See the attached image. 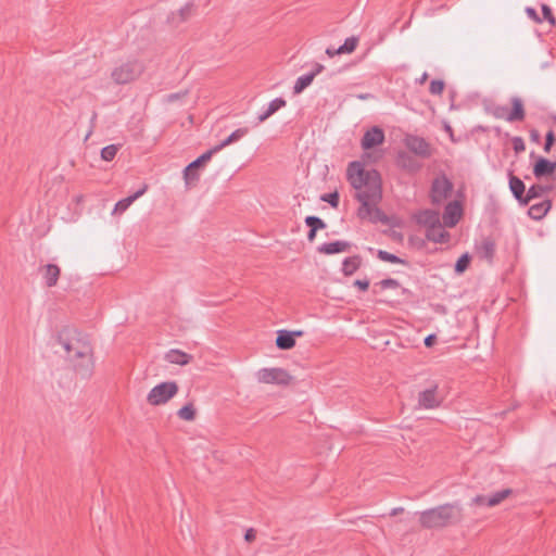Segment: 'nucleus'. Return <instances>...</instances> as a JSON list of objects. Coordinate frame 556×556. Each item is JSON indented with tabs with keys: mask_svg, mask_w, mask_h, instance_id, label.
Instances as JSON below:
<instances>
[{
	"mask_svg": "<svg viewBox=\"0 0 556 556\" xmlns=\"http://www.w3.org/2000/svg\"><path fill=\"white\" fill-rule=\"evenodd\" d=\"M542 13H543L544 20L548 21L552 25L555 24V17H554L552 10L548 5H546V4L542 5Z\"/></svg>",
	"mask_w": 556,
	"mask_h": 556,
	"instance_id": "nucleus-41",
	"label": "nucleus"
},
{
	"mask_svg": "<svg viewBox=\"0 0 556 556\" xmlns=\"http://www.w3.org/2000/svg\"><path fill=\"white\" fill-rule=\"evenodd\" d=\"M478 250H479V254L481 255V257L491 260L494 255L495 245H494L493 241L485 239L481 242Z\"/></svg>",
	"mask_w": 556,
	"mask_h": 556,
	"instance_id": "nucleus-30",
	"label": "nucleus"
},
{
	"mask_svg": "<svg viewBox=\"0 0 556 556\" xmlns=\"http://www.w3.org/2000/svg\"><path fill=\"white\" fill-rule=\"evenodd\" d=\"M435 340H437L435 334H429L425 338L424 343L426 346L430 348L434 344Z\"/></svg>",
	"mask_w": 556,
	"mask_h": 556,
	"instance_id": "nucleus-48",
	"label": "nucleus"
},
{
	"mask_svg": "<svg viewBox=\"0 0 556 556\" xmlns=\"http://www.w3.org/2000/svg\"><path fill=\"white\" fill-rule=\"evenodd\" d=\"M510 103L513 109L510 112L507 113V116H505V121L509 123L523 121L526 112L523 109L522 100L518 97H513L510 99Z\"/></svg>",
	"mask_w": 556,
	"mask_h": 556,
	"instance_id": "nucleus-18",
	"label": "nucleus"
},
{
	"mask_svg": "<svg viewBox=\"0 0 556 556\" xmlns=\"http://www.w3.org/2000/svg\"><path fill=\"white\" fill-rule=\"evenodd\" d=\"M428 78V73H424L419 79H417L418 84H424Z\"/></svg>",
	"mask_w": 556,
	"mask_h": 556,
	"instance_id": "nucleus-55",
	"label": "nucleus"
},
{
	"mask_svg": "<svg viewBox=\"0 0 556 556\" xmlns=\"http://www.w3.org/2000/svg\"><path fill=\"white\" fill-rule=\"evenodd\" d=\"M348 179L355 189V199L361 203L357 216L374 223L382 222L384 215L378 207L382 197L378 172L365 170L361 162H352L348 167Z\"/></svg>",
	"mask_w": 556,
	"mask_h": 556,
	"instance_id": "nucleus-1",
	"label": "nucleus"
},
{
	"mask_svg": "<svg viewBox=\"0 0 556 556\" xmlns=\"http://www.w3.org/2000/svg\"><path fill=\"white\" fill-rule=\"evenodd\" d=\"M419 522L426 529L444 528L458 519L460 509L454 504H444L418 513Z\"/></svg>",
	"mask_w": 556,
	"mask_h": 556,
	"instance_id": "nucleus-3",
	"label": "nucleus"
},
{
	"mask_svg": "<svg viewBox=\"0 0 556 556\" xmlns=\"http://www.w3.org/2000/svg\"><path fill=\"white\" fill-rule=\"evenodd\" d=\"M400 163L403 168L409 172H417L420 168V164L407 155H400Z\"/></svg>",
	"mask_w": 556,
	"mask_h": 556,
	"instance_id": "nucleus-32",
	"label": "nucleus"
},
{
	"mask_svg": "<svg viewBox=\"0 0 556 556\" xmlns=\"http://www.w3.org/2000/svg\"><path fill=\"white\" fill-rule=\"evenodd\" d=\"M401 511H403V508H402V507L393 508V509L391 510V516H395V515L400 514Z\"/></svg>",
	"mask_w": 556,
	"mask_h": 556,
	"instance_id": "nucleus-56",
	"label": "nucleus"
},
{
	"mask_svg": "<svg viewBox=\"0 0 556 556\" xmlns=\"http://www.w3.org/2000/svg\"><path fill=\"white\" fill-rule=\"evenodd\" d=\"M526 13H527L528 17L531 18L532 21H534L536 23L542 22V20L538 15L535 9L528 7V8H526Z\"/></svg>",
	"mask_w": 556,
	"mask_h": 556,
	"instance_id": "nucleus-45",
	"label": "nucleus"
},
{
	"mask_svg": "<svg viewBox=\"0 0 556 556\" xmlns=\"http://www.w3.org/2000/svg\"><path fill=\"white\" fill-rule=\"evenodd\" d=\"M305 224L314 230H319V229L326 228L325 222L317 216H307L305 218Z\"/></svg>",
	"mask_w": 556,
	"mask_h": 556,
	"instance_id": "nucleus-36",
	"label": "nucleus"
},
{
	"mask_svg": "<svg viewBox=\"0 0 556 556\" xmlns=\"http://www.w3.org/2000/svg\"><path fill=\"white\" fill-rule=\"evenodd\" d=\"M514 150L518 153L525 150V142L521 137H515L513 139Z\"/></svg>",
	"mask_w": 556,
	"mask_h": 556,
	"instance_id": "nucleus-44",
	"label": "nucleus"
},
{
	"mask_svg": "<svg viewBox=\"0 0 556 556\" xmlns=\"http://www.w3.org/2000/svg\"><path fill=\"white\" fill-rule=\"evenodd\" d=\"M426 237L429 241L435 243H444L450 239L448 232H446L442 224L434 225L426 230Z\"/></svg>",
	"mask_w": 556,
	"mask_h": 556,
	"instance_id": "nucleus-23",
	"label": "nucleus"
},
{
	"mask_svg": "<svg viewBox=\"0 0 556 556\" xmlns=\"http://www.w3.org/2000/svg\"><path fill=\"white\" fill-rule=\"evenodd\" d=\"M416 222L427 229L441 223L440 215L433 210H422L416 215Z\"/></svg>",
	"mask_w": 556,
	"mask_h": 556,
	"instance_id": "nucleus-19",
	"label": "nucleus"
},
{
	"mask_svg": "<svg viewBox=\"0 0 556 556\" xmlns=\"http://www.w3.org/2000/svg\"><path fill=\"white\" fill-rule=\"evenodd\" d=\"M378 257L381 261L390 262V263H393V264L403 263V261L399 256H396V255H394L392 253H389L387 251H383V250H379L378 251Z\"/></svg>",
	"mask_w": 556,
	"mask_h": 556,
	"instance_id": "nucleus-37",
	"label": "nucleus"
},
{
	"mask_svg": "<svg viewBox=\"0 0 556 556\" xmlns=\"http://www.w3.org/2000/svg\"><path fill=\"white\" fill-rule=\"evenodd\" d=\"M179 97H180V94H179V93H172V94H168V97H167V101H168V102H173V101L177 100Z\"/></svg>",
	"mask_w": 556,
	"mask_h": 556,
	"instance_id": "nucleus-53",
	"label": "nucleus"
},
{
	"mask_svg": "<svg viewBox=\"0 0 556 556\" xmlns=\"http://www.w3.org/2000/svg\"><path fill=\"white\" fill-rule=\"evenodd\" d=\"M147 189H148V186L143 185L142 188H140L134 194L119 200L113 208V214L114 213H124L138 198H140L141 195H143L146 193Z\"/></svg>",
	"mask_w": 556,
	"mask_h": 556,
	"instance_id": "nucleus-22",
	"label": "nucleus"
},
{
	"mask_svg": "<svg viewBox=\"0 0 556 556\" xmlns=\"http://www.w3.org/2000/svg\"><path fill=\"white\" fill-rule=\"evenodd\" d=\"M248 132H249V128H247V127L236 129L226 139H224L220 143L213 147L214 151L219 152L225 147L242 139Z\"/></svg>",
	"mask_w": 556,
	"mask_h": 556,
	"instance_id": "nucleus-24",
	"label": "nucleus"
},
{
	"mask_svg": "<svg viewBox=\"0 0 556 556\" xmlns=\"http://www.w3.org/2000/svg\"><path fill=\"white\" fill-rule=\"evenodd\" d=\"M118 151V146L116 144H110V146H106L104 148H102L101 150V159L104 160V161H112L116 153Z\"/></svg>",
	"mask_w": 556,
	"mask_h": 556,
	"instance_id": "nucleus-35",
	"label": "nucleus"
},
{
	"mask_svg": "<svg viewBox=\"0 0 556 556\" xmlns=\"http://www.w3.org/2000/svg\"><path fill=\"white\" fill-rule=\"evenodd\" d=\"M320 200L329 203L332 207H337L339 205V193L338 192L325 193L321 195Z\"/></svg>",
	"mask_w": 556,
	"mask_h": 556,
	"instance_id": "nucleus-40",
	"label": "nucleus"
},
{
	"mask_svg": "<svg viewBox=\"0 0 556 556\" xmlns=\"http://www.w3.org/2000/svg\"><path fill=\"white\" fill-rule=\"evenodd\" d=\"M453 192L452 181L444 175H438L432 184L430 190V199L433 204H441L447 200Z\"/></svg>",
	"mask_w": 556,
	"mask_h": 556,
	"instance_id": "nucleus-6",
	"label": "nucleus"
},
{
	"mask_svg": "<svg viewBox=\"0 0 556 556\" xmlns=\"http://www.w3.org/2000/svg\"><path fill=\"white\" fill-rule=\"evenodd\" d=\"M444 81L443 80H440V79H433L431 83H430V87H429V91L432 93V94H435V96H439L443 92L444 90Z\"/></svg>",
	"mask_w": 556,
	"mask_h": 556,
	"instance_id": "nucleus-39",
	"label": "nucleus"
},
{
	"mask_svg": "<svg viewBox=\"0 0 556 556\" xmlns=\"http://www.w3.org/2000/svg\"><path fill=\"white\" fill-rule=\"evenodd\" d=\"M287 104L283 98H276L271 100L268 105L257 115V122L263 123L274 115L277 111L285 108Z\"/></svg>",
	"mask_w": 556,
	"mask_h": 556,
	"instance_id": "nucleus-20",
	"label": "nucleus"
},
{
	"mask_svg": "<svg viewBox=\"0 0 556 556\" xmlns=\"http://www.w3.org/2000/svg\"><path fill=\"white\" fill-rule=\"evenodd\" d=\"M443 396L440 394L438 386L431 384L429 388L420 391L417 397V409H435L441 406Z\"/></svg>",
	"mask_w": 556,
	"mask_h": 556,
	"instance_id": "nucleus-7",
	"label": "nucleus"
},
{
	"mask_svg": "<svg viewBox=\"0 0 556 556\" xmlns=\"http://www.w3.org/2000/svg\"><path fill=\"white\" fill-rule=\"evenodd\" d=\"M314 80V74H304L296 78L294 86H293V93L300 94L304 91Z\"/></svg>",
	"mask_w": 556,
	"mask_h": 556,
	"instance_id": "nucleus-28",
	"label": "nucleus"
},
{
	"mask_svg": "<svg viewBox=\"0 0 556 556\" xmlns=\"http://www.w3.org/2000/svg\"><path fill=\"white\" fill-rule=\"evenodd\" d=\"M384 138L383 130L378 126H374L364 134L361 146L364 150H369L382 144L384 142Z\"/></svg>",
	"mask_w": 556,
	"mask_h": 556,
	"instance_id": "nucleus-11",
	"label": "nucleus"
},
{
	"mask_svg": "<svg viewBox=\"0 0 556 556\" xmlns=\"http://www.w3.org/2000/svg\"><path fill=\"white\" fill-rule=\"evenodd\" d=\"M354 286H356L357 288H359L363 291H366L369 287V281L367 279H364V280L357 279V280H355Z\"/></svg>",
	"mask_w": 556,
	"mask_h": 556,
	"instance_id": "nucleus-47",
	"label": "nucleus"
},
{
	"mask_svg": "<svg viewBox=\"0 0 556 556\" xmlns=\"http://www.w3.org/2000/svg\"><path fill=\"white\" fill-rule=\"evenodd\" d=\"M194 9V4L192 2H187L184 7H181L178 11L172 12L167 18V22L177 27L181 23H185L190 18Z\"/></svg>",
	"mask_w": 556,
	"mask_h": 556,
	"instance_id": "nucleus-15",
	"label": "nucleus"
},
{
	"mask_svg": "<svg viewBox=\"0 0 556 556\" xmlns=\"http://www.w3.org/2000/svg\"><path fill=\"white\" fill-rule=\"evenodd\" d=\"M361 265V258L358 256L346 257L342 263V271L345 276L353 275Z\"/></svg>",
	"mask_w": 556,
	"mask_h": 556,
	"instance_id": "nucleus-29",
	"label": "nucleus"
},
{
	"mask_svg": "<svg viewBox=\"0 0 556 556\" xmlns=\"http://www.w3.org/2000/svg\"><path fill=\"white\" fill-rule=\"evenodd\" d=\"M470 258L468 254H463L455 264V271L460 274L465 271L469 265Z\"/></svg>",
	"mask_w": 556,
	"mask_h": 556,
	"instance_id": "nucleus-38",
	"label": "nucleus"
},
{
	"mask_svg": "<svg viewBox=\"0 0 556 556\" xmlns=\"http://www.w3.org/2000/svg\"><path fill=\"white\" fill-rule=\"evenodd\" d=\"M551 208L549 201H542L540 203L533 204L529 207V216L533 219L543 218Z\"/></svg>",
	"mask_w": 556,
	"mask_h": 556,
	"instance_id": "nucleus-26",
	"label": "nucleus"
},
{
	"mask_svg": "<svg viewBox=\"0 0 556 556\" xmlns=\"http://www.w3.org/2000/svg\"><path fill=\"white\" fill-rule=\"evenodd\" d=\"M555 168H556L555 162H552L544 157H540L533 167V174L536 178H541V177L553 174Z\"/></svg>",
	"mask_w": 556,
	"mask_h": 556,
	"instance_id": "nucleus-21",
	"label": "nucleus"
},
{
	"mask_svg": "<svg viewBox=\"0 0 556 556\" xmlns=\"http://www.w3.org/2000/svg\"><path fill=\"white\" fill-rule=\"evenodd\" d=\"M258 382L268 384L287 386L291 381V376L282 368H262L256 372Z\"/></svg>",
	"mask_w": 556,
	"mask_h": 556,
	"instance_id": "nucleus-8",
	"label": "nucleus"
},
{
	"mask_svg": "<svg viewBox=\"0 0 556 556\" xmlns=\"http://www.w3.org/2000/svg\"><path fill=\"white\" fill-rule=\"evenodd\" d=\"M255 535H256V533H255L254 529L251 528V529L247 530V532L244 534V539L247 542H252L255 539Z\"/></svg>",
	"mask_w": 556,
	"mask_h": 556,
	"instance_id": "nucleus-49",
	"label": "nucleus"
},
{
	"mask_svg": "<svg viewBox=\"0 0 556 556\" xmlns=\"http://www.w3.org/2000/svg\"><path fill=\"white\" fill-rule=\"evenodd\" d=\"M357 38L356 37H349L345 39L344 43L341 45L339 48H337V52L339 53H351L356 49L357 46Z\"/></svg>",
	"mask_w": 556,
	"mask_h": 556,
	"instance_id": "nucleus-31",
	"label": "nucleus"
},
{
	"mask_svg": "<svg viewBox=\"0 0 556 556\" xmlns=\"http://www.w3.org/2000/svg\"><path fill=\"white\" fill-rule=\"evenodd\" d=\"M357 98L361 100H367L369 98H372V96L370 93H361V94H357Z\"/></svg>",
	"mask_w": 556,
	"mask_h": 556,
	"instance_id": "nucleus-54",
	"label": "nucleus"
},
{
	"mask_svg": "<svg viewBox=\"0 0 556 556\" xmlns=\"http://www.w3.org/2000/svg\"><path fill=\"white\" fill-rule=\"evenodd\" d=\"M215 153L217 152L212 148L186 166L184 169V178L187 184L199 179L197 170L207 163Z\"/></svg>",
	"mask_w": 556,
	"mask_h": 556,
	"instance_id": "nucleus-9",
	"label": "nucleus"
},
{
	"mask_svg": "<svg viewBox=\"0 0 556 556\" xmlns=\"http://www.w3.org/2000/svg\"><path fill=\"white\" fill-rule=\"evenodd\" d=\"M316 232L317 230L309 228V231L307 233V240L312 242L316 237Z\"/></svg>",
	"mask_w": 556,
	"mask_h": 556,
	"instance_id": "nucleus-52",
	"label": "nucleus"
},
{
	"mask_svg": "<svg viewBox=\"0 0 556 556\" xmlns=\"http://www.w3.org/2000/svg\"><path fill=\"white\" fill-rule=\"evenodd\" d=\"M406 148L421 157H429L431 155V149L429 143L421 137L408 135L405 138Z\"/></svg>",
	"mask_w": 556,
	"mask_h": 556,
	"instance_id": "nucleus-10",
	"label": "nucleus"
},
{
	"mask_svg": "<svg viewBox=\"0 0 556 556\" xmlns=\"http://www.w3.org/2000/svg\"><path fill=\"white\" fill-rule=\"evenodd\" d=\"M58 344L65 352L66 358L73 364L81 378H89L93 371L92 349L88 342L77 338H58Z\"/></svg>",
	"mask_w": 556,
	"mask_h": 556,
	"instance_id": "nucleus-2",
	"label": "nucleus"
},
{
	"mask_svg": "<svg viewBox=\"0 0 556 556\" xmlns=\"http://www.w3.org/2000/svg\"><path fill=\"white\" fill-rule=\"evenodd\" d=\"M144 70L146 65L143 61L138 59H128L113 67L111 78L116 85H126L138 79Z\"/></svg>",
	"mask_w": 556,
	"mask_h": 556,
	"instance_id": "nucleus-4",
	"label": "nucleus"
},
{
	"mask_svg": "<svg viewBox=\"0 0 556 556\" xmlns=\"http://www.w3.org/2000/svg\"><path fill=\"white\" fill-rule=\"evenodd\" d=\"M555 141V135H554V131L553 130H549L547 134H546V137H545V144H544V151L545 152H549L551 151V148L553 146Z\"/></svg>",
	"mask_w": 556,
	"mask_h": 556,
	"instance_id": "nucleus-42",
	"label": "nucleus"
},
{
	"mask_svg": "<svg viewBox=\"0 0 556 556\" xmlns=\"http://www.w3.org/2000/svg\"><path fill=\"white\" fill-rule=\"evenodd\" d=\"M324 68H325L324 65L316 63L314 65L313 71L309 72V74H314V78H315L318 74H320L324 71Z\"/></svg>",
	"mask_w": 556,
	"mask_h": 556,
	"instance_id": "nucleus-50",
	"label": "nucleus"
},
{
	"mask_svg": "<svg viewBox=\"0 0 556 556\" xmlns=\"http://www.w3.org/2000/svg\"><path fill=\"white\" fill-rule=\"evenodd\" d=\"M509 188H510V191L513 192L514 197L519 202L523 203V200H525L523 193L526 190L523 181L516 176H511L509 179Z\"/></svg>",
	"mask_w": 556,
	"mask_h": 556,
	"instance_id": "nucleus-27",
	"label": "nucleus"
},
{
	"mask_svg": "<svg viewBox=\"0 0 556 556\" xmlns=\"http://www.w3.org/2000/svg\"><path fill=\"white\" fill-rule=\"evenodd\" d=\"M39 273L42 277L45 286L51 288L58 283L61 269L55 264H46L39 268Z\"/></svg>",
	"mask_w": 556,
	"mask_h": 556,
	"instance_id": "nucleus-13",
	"label": "nucleus"
},
{
	"mask_svg": "<svg viewBox=\"0 0 556 556\" xmlns=\"http://www.w3.org/2000/svg\"><path fill=\"white\" fill-rule=\"evenodd\" d=\"M462 214H463V208H462L460 203L457 201L450 202L445 206L443 216H442L444 226L450 227V228L454 227L460 219Z\"/></svg>",
	"mask_w": 556,
	"mask_h": 556,
	"instance_id": "nucleus-12",
	"label": "nucleus"
},
{
	"mask_svg": "<svg viewBox=\"0 0 556 556\" xmlns=\"http://www.w3.org/2000/svg\"><path fill=\"white\" fill-rule=\"evenodd\" d=\"M544 192V188L539 185L530 187L523 200V204H528L532 199L540 198Z\"/></svg>",
	"mask_w": 556,
	"mask_h": 556,
	"instance_id": "nucleus-34",
	"label": "nucleus"
},
{
	"mask_svg": "<svg viewBox=\"0 0 556 556\" xmlns=\"http://www.w3.org/2000/svg\"><path fill=\"white\" fill-rule=\"evenodd\" d=\"M326 53L327 55H329L330 58L337 55V54H340L339 52H337V49L334 48H327L326 49Z\"/></svg>",
	"mask_w": 556,
	"mask_h": 556,
	"instance_id": "nucleus-51",
	"label": "nucleus"
},
{
	"mask_svg": "<svg viewBox=\"0 0 556 556\" xmlns=\"http://www.w3.org/2000/svg\"><path fill=\"white\" fill-rule=\"evenodd\" d=\"M296 336H302V331L279 330L277 332L276 345L280 350H290L295 345Z\"/></svg>",
	"mask_w": 556,
	"mask_h": 556,
	"instance_id": "nucleus-16",
	"label": "nucleus"
},
{
	"mask_svg": "<svg viewBox=\"0 0 556 556\" xmlns=\"http://www.w3.org/2000/svg\"><path fill=\"white\" fill-rule=\"evenodd\" d=\"M177 415L182 420L191 421L195 417V409L192 404H187L178 410Z\"/></svg>",
	"mask_w": 556,
	"mask_h": 556,
	"instance_id": "nucleus-33",
	"label": "nucleus"
},
{
	"mask_svg": "<svg viewBox=\"0 0 556 556\" xmlns=\"http://www.w3.org/2000/svg\"><path fill=\"white\" fill-rule=\"evenodd\" d=\"M531 136H532V139H533V140H538V139H539V135H538V134L532 132V135H531Z\"/></svg>",
	"mask_w": 556,
	"mask_h": 556,
	"instance_id": "nucleus-57",
	"label": "nucleus"
},
{
	"mask_svg": "<svg viewBox=\"0 0 556 556\" xmlns=\"http://www.w3.org/2000/svg\"><path fill=\"white\" fill-rule=\"evenodd\" d=\"M507 113H508L507 108H505V106H498V108H496V109H495L494 115H495L497 118H503V119H505V116H507Z\"/></svg>",
	"mask_w": 556,
	"mask_h": 556,
	"instance_id": "nucleus-46",
	"label": "nucleus"
},
{
	"mask_svg": "<svg viewBox=\"0 0 556 556\" xmlns=\"http://www.w3.org/2000/svg\"><path fill=\"white\" fill-rule=\"evenodd\" d=\"M350 247H351L350 242L343 241V240H338V241L326 242V243L320 244L317 248V251L321 254L331 255V254L345 252L350 249Z\"/></svg>",
	"mask_w": 556,
	"mask_h": 556,
	"instance_id": "nucleus-17",
	"label": "nucleus"
},
{
	"mask_svg": "<svg viewBox=\"0 0 556 556\" xmlns=\"http://www.w3.org/2000/svg\"><path fill=\"white\" fill-rule=\"evenodd\" d=\"M510 492L511 491L509 489H504L489 496L477 495L473 498V503H476L477 505H486L489 507H493L498 505L502 501H504L510 494Z\"/></svg>",
	"mask_w": 556,
	"mask_h": 556,
	"instance_id": "nucleus-14",
	"label": "nucleus"
},
{
	"mask_svg": "<svg viewBox=\"0 0 556 556\" xmlns=\"http://www.w3.org/2000/svg\"><path fill=\"white\" fill-rule=\"evenodd\" d=\"M178 392V386L174 381L162 382L151 389L147 401L151 405H162L167 403Z\"/></svg>",
	"mask_w": 556,
	"mask_h": 556,
	"instance_id": "nucleus-5",
	"label": "nucleus"
},
{
	"mask_svg": "<svg viewBox=\"0 0 556 556\" xmlns=\"http://www.w3.org/2000/svg\"><path fill=\"white\" fill-rule=\"evenodd\" d=\"M380 285L382 289H394L399 287V282L392 278L381 280Z\"/></svg>",
	"mask_w": 556,
	"mask_h": 556,
	"instance_id": "nucleus-43",
	"label": "nucleus"
},
{
	"mask_svg": "<svg viewBox=\"0 0 556 556\" xmlns=\"http://www.w3.org/2000/svg\"><path fill=\"white\" fill-rule=\"evenodd\" d=\"M165 359L172 364L187 365L191 361V356L182 351L173 349L165 354Z\"/></svg>",
	"mask_w": 556,
	"mask_h": 556,
	"instance_id": "nucleus-25",
	"label": "nucleus"
}]
</instances>
